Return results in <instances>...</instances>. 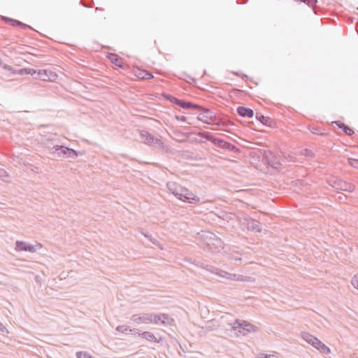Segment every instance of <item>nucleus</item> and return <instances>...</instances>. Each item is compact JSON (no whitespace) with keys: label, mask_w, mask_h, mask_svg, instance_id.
<instances>
[{"label":"nucleus","mask_w":358,"mask_h":358,"mask_svg":"<svg viewBox=\"0 0 358 358\" xmlns=\"http://www.w3.org/2000/svg\"><path fill=\"white\" fill-rule=\"evenodd\" d=\"M19 73L20 74H30L34 76L36 79H39L43 81L54 82L55 81L58 76L57 74L51 71L45 69L35 70L33 69H21Z\"/></svg>","instance_id":"obj_1"},{"label":"nucleus","mask_w":358,"mask_h":358,"mask_svg":"<svg viewBox=\"0 0 358 358\" xmlns=\"http://www.w3.org/2000/svg\"><path fill=\"white\" fill-rule=\"evenodd\" d=\"M175 195L181 201L189 203H197L199 198L187 188L182 187L175 192Z\"/></svg>","instance_id":"obj_2"},{"label":"nucleus","mask_w":358,"mask_h":358,"mask_svg":"<svg viewBox=\"0 0 358 358\" xmlns=\"http://www.w3.org/2000/svg\"><path fill=\"white\" fill-rule=\"evenodd\" d=\"M133 72L134 76L140 79H150L154 78L150 73L138 67H134Z\"/></svg>","instance_id":"obj_3"},{"label":"nucleus","mask_w":358,"mask_h":358,"mask_svg":"<svg viewBox=\"0 0 358 358\" xmlns=\"http://www.w3.org/2000/svg\"><path fill=\"white\" fill-rule=\"evenodd\" d=\"M314 348L320 350L322 353L324 354H330L331 350L329 347L325 345L321 341H320L317 338L313 340V343L311 344Z\"/></svg>","instance_id":"obj_4"},{"label":"nucleus","mask_w":358,"mask_h":358,"mask_svg":"<svg viewBox=\"0 0 358 358\" xmlns=\"http://www.w3.org/2000/svg\"><path fill=\"white\" fill-rule=\"evenodd\" d=\"M108 58L111 62V63L116 65L117 66H118L120 68L123 67V64H124L123 60L117 55L110 53L108 55Z\"/></svg>","instance_id":"obj_5"},{"label":"nucleus","mask_w":358,"mask_h":358,"mask_svg":"<svg viewBox=\"0 0 358 358\" xmlns=\"http://www.w3.org/2000/svg\"><path fill=\"white\" fill-rule=\"evenodd\" d=\"M257 119L263 124L273 127L275 125V122L269 117L264 116L262 115H257Z\"/></svg>","instance_id":"obj_6"},{"label":"nucleus","mask_w":358,"mask_h":358,"mask_svg":"<svg viewBox=\"0 0 358 358\" xmlns=\"http://www.w3.org/2000/svg\"><path fill=\"white\" fill-rule=\"evenodd\" d=\"M16 248L19 251H29V252H34L35 249L33 245H29L25 242L18 241L16 243Z\"/></svg>","instance_id":"obj_7"},{"label":"nucleus","mask_w":358,"mask_h":358,"mask_svg":"<svg viewBox=\"0 0 358 358\" xmlns=\"http://www.w3.org/2000/svg\"><path fill=\"white\" fill-rule=\"evenodd\" d=\"M1 19L5 22L9 23L10 24H11L13 27L19 26V27H22V29H26L28 27V26L26 25L25 24H23L22 22L17 21L16 20H14V19L8 18V17H3V16L1 17Z\"/></svg>","instance_id":"obj_8"},{"label":"nucleus","mask_w":358,"mask_h":358,"mask_svg":"<svg viewBox=\"0 0 358 358\" xmlns=\"http://www.w3.org/2000/svg\"><path fill=\"white\" fill-rule=\"evenodd\" d=\"M238 114L243 117H253V110L243 106H239L237 109Z\"/></svg>","instance_id":"obj_9"},{"label":"nucleus","mask_w":358,"mask_h":358,"mask_svg":"<svg viewBox=\"0 0 358 358\" xmlns=\"http://www.w3.org/2000/svg\"><path fill=\"white\" fill-rule=\"evenodd\" d=\"M240 327L243 329V331H241V330L239 331L241 333H243V334H245V331L252 332L256 331L255 326L246 322H243L242 324H241Z\"/></svg>","instance_id":"obj_10"},{"label":"nucleus","mask_w":358,"mask_h":358,"mask_svg":"<svg viewBox=\"0 0 358 358\" xmlns=\"http://www.w3.org/2000/svg\"><path fill=\"white\" fill-rule=\"evenodd\" d=\"M333 124H336L339 128L342 129L343 131L348 136H351L354 134V131L351 128L341 122H334Z\"/></svg>","instance_id":"obj_11"},{"label":"nucleus","mask_w":358,"mask_h":358,"mask_svg":"<svg viewBox=\"0 0 358 358\" xmlns=\"http://www.w3.org/2000/svg\"><path fill=\"white\" fill-rule=\"evenodd\" d=\"M174 101L178 105L184 108H198L199 106L197 105H194L190 102H184L176 99H174Z\"/></svg>","instance_id":"obj_12"},{"label":"nucleus","mask_w":358,"mask_h":358,"mask_svg":"<svg viewBox=\"0 0 358 358\" xmlns=\"http://www.w3.org/2000/svg\"><path fill=\"white\" fill-rule=\"evenodd\" d=\"M340 189L342 191L352 192H353L355 190V187L354 185H352L351 183H348V182H343L341 184Z\"/></svg>","instance_id":"obj_13"},{"label":"nucleus","mask_w":358,"mask_h":358,"mask_svg":"<svg viewBox=\"0 0 358 358\" xmlns=\"http://www.w3.org/2000/svg\"><path fill=\"white\" fill-rule=\"evenodd\" d=\"M140 336L143 338H145L149 341H157L156 337L154 336V334L150 333V332H143L140 334Z\"/></svg>","instance_id":"obj_14"},{"label":"nucleus","mask_w":358,"mask_h":358,"mask_svg":"<svg viewBox=\"0 0 358 358\" xmlns=\"http://www.w3.org/2000/svg\"><path fill=\"white\" fill-rule=\"evenodd\" d=\"M301 336L304 341H306L307 343H308L310 345L313 343V340L315 338V336H313V335H311L307 332L302 333Z\"/></svg>","instance_id":"obj_15"},{"label":"nucleus","mask_w":358,"mask_h":358,"mask_svg":"<svg viewBox=\"0 0 358 358\" xmlns=\"http://www.w3.org/2000/svg\"><path fill=\"white\" fill-rule=\"evenodd\" d=\"M76 355L78 358H94L90 353L85 351L78 352H77Z\"/></svg>","instance_id":"obj_16"},{"label":"nucleus","mask_w":358,"mask_h":358,"mask_svg":"<svg viewBox=\"0 0 358 358\" xmlns=\"http://www.w3.org/2000/svg\"><path fill=\"white\" fill-rule=\"evenodd\" d=\"M352 285L358 290V272L354 275L351 280Z\"/></svg>","instance_id":"obj_17"},{"label":"nucleus","mask_w":358,"mask_h":358,"mask_svg":"<svg viewBox=\"0 0 358 358\" xmlns=\"http://www.w3.org/2000/svg\"><path fill=\"white\" fill-rule=\"evenodd\" d=\"M249 228L252 230H255L257 231H260L261 226L259 222H256L253 223V225L250 226Z\"/></svg>","instance_id":"obj_18"},{"label":"nucleus","mask_w":358,"mask_h":358,"mask_svg":"<svg viewBox=\"0 0 358 358\" xmlns=\"http://www.w3.org/2000/svg\"><path fill=\"white\" fill-rule=\"evenodd\" d=\"M349 164L350 166L358 169V159H349Z\"/></svg>","instance_id":"obj_19"},{"label":"nucleus","mask_w":358,"mask_h":358,"mask_svg":"<svg viewBox=\"0 0 358 358\" xmlns=\"http://www.w3.org/2000/svg\"><path fill=\"white\" fill-rule=\"evenodd\" d=\"M300 1L307 3L309 6H314L317 2V0H300Z\"/></svg>","instance_id":"obj_20"},{"label":"nucleus","mask_w":358,"mask_h":358,"mask_svg":"<svg viewBox=\"0 0 358 358\" xmlns=\"http://www.w3.org/2000/svg\"><path fill=\"white\" fill-rule=\"evenodd\" d=\"M257 358H271V355L260 354Z\"/></svg>","instance_id":"obj_21"}]
</instances>
